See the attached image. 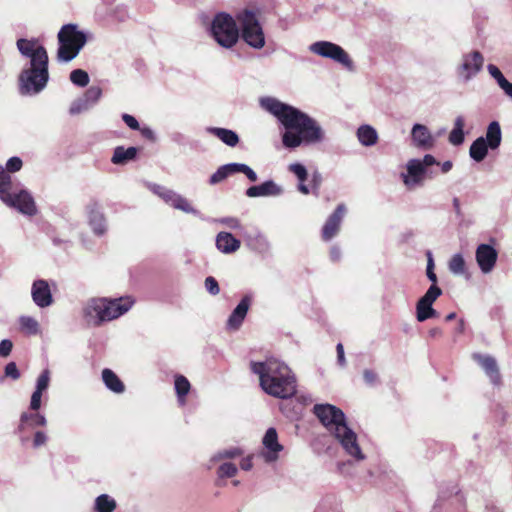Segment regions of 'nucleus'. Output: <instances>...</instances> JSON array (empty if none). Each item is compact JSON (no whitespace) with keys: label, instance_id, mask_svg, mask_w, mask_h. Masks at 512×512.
<instances>
[{"label":"nucleus","instance_id":"1","mask_svg":"<svg viewBox=\"0 0 512 512\" xmlns=\"http://www.w3.org/2000/svg\"><path fill=\"white\" fill-rule=\"evenodd\" d=\"M261 104L285 127L282 143L286 148L294 149L302 143H316L323 139L321 127L299 109L270 97L262 99Z\"/></svg>","mask_w":512,"mask_h":512},{"label":"nucleus","instance_id":"2","mask_svg":"<svg viewBox=\"0 0 512 512\" xmlns=\"http://www.w3.org/2000/svg\"><path fill=\"white\" fill-rule=\"evenodd\" d=\"M251 371L259 376L261 388L276 398L288 399L297 392L296 378L283 362L270 358L250 364Z\"/></svg>","mask_w":512,"mask_h":512},{"label":"nucleus","instance_id":"3","mask_svg":"<svg viewBox=\"0 0 512 512\" xmlns=\"http://www.w3.org/2000/svg\"><path fill=\"white\" fill-rule=\"evenodd\" d=\"M313 413L321 424L339 440L345 451L358 460L364 455L357 443L356 434L347 426L343 411L331 404H316Z\"/></svg>","mask_w":512,"mask_h":512},{"label":"nucleus","instance_id":"4","mask_svg":"<svg viewBox=\"0 0 512 512\" xmlns=\"http://www.w3.org/2000/svg\"><path fill=\"white\" fill-rule=\"evenodd\" d=\"M58 41V60L69 62L79 54L86 44L87 37L84 32L77 29V25L66 24L62 26L58 33Z\"/></svg>","mask_w":512,"mask_h":512},{"label":"nucleus","instance_id":"5","mask_svg":"<svg viewBox=\"0 0 512 512\" xmlns=\"http://www.w3.org/2000/svg\"><path fill=\"white\" fill-rule=\"evenodd\" d=\"M211 35L221 47L232 48L239 40L240 30L230 14L220 12L212 20Z\"/></svg>","mask_w":512,"mask_h":512},{"label":"nucleus","instance_id":"6","mask_svg":"<svg viewBox=\"0 0 512 512\" xmlns=\"http://www.w3.org/2000/svg\"><path fill=\"white\" fill-rule=\"evenodd\" d=\"M241 28V37L250 47L261 49L265 46V35L259 22L258 14L250 9H244L237 15Z\"/></svg>","mask_w":512,"mask_h":512},{"label":"nucleus","instance_id":"7","mask_svg":"<svg viewBox=\"0 0 512 512\" xmlns=\"http://www.w3.org/2000/svg\"><path fill=\"white\" fill-rule=\"evenodd\" d=\"M134 304V300L129 297H119L115 299L99 298L92 302L90 309L95 313L99 322L111 321L126 313Z\"/></svg>","mask_w":512,"mask_h":512},{"label":"nucleus","instance_id":"8","mask_svg":"<svg viewBox=\"0 0 512 512\" xmlns=\"http://www.w3.org/2000/svg\"><path fill=\"white\" fill-rule=\"evenodd\" d=\"M48 79V61L34 66L30 64V68L24 69L19 76V91L22 95L37 94L45 88Z\"/></svg>","mask_w":512,"mask_h":512},{"label":"nucleus","instance_id":"9","mask_svg":"<svg viewBox=\"0 0 512 512\" xmlns=\"http://www.w3.org/2000/svg\"><path fill=\"white\" fill-rule=\"evenodd\" d=\"M310 50L317 55L332 59L348 69H352L353 67V61L349 57L348 53L341 46L335 43L318 41L310 46Z\"/></svg>","mask_w":512,"mask_h":512},{"label":"nucleus","instance_id":"10","mask_svg":"<svg viewBox=\"0 0 512 512\" xmlns=\"http://www.w3.org/2000/svg\"><path fill=\"white\" fill-rule=\"evenodd\" d=\"M2 201L9 207L16 208L19 212L32 216L37 212L36 205L31 194L26 190L17 191L13 188L9 194L3 193Z\"/></svg>","mask_w":512,"mask_h":512},{"label":"nucleus","instance_id":"11","mask_svg":"<svg viewBox=\"0 0 512 512\" xmlns=\"http://www.w3.org/2000/svg\"><path fill=\"white\" fill-rule=\"evenodd\" d=\"M17 48L23 56L30 58V64L34 66L36 63L44 64L48 61L46 49L38 44L37 40L21 38L17 40Z\"/></svg>","mask_w":512,"mask_h":512},{"label":"nucleus","instance_id":"12","mask_svg":"<svg viewBox=\"0 0 512 512\" xmlns=\"http://www.w3.org/2000/svg\"><path fill=\"white\" fill-rule=\"evenodd\" d=\"M345 214L346 206L344 204H339L334 212L327 218L322 227L321 237L323 241H330L338 234Z\"/></svg>","mask_w":512,"mask_h":512},{"label":"nucleus","instance_id":"13","mask_svg":"<svg viewBox=\"0 0 512 512\" xmlns=\"http://www.w3.org/2000/svg\"><path fill=\"white\" fill-rule=\"evenodd\" d=\"M31 295L34 303L40 308L48 307L53 303L50 286L46 280H35L32 284Z\"/></svg>","mask_w":512,"mask_h":512},{"label":"nucleus","instance_id":"14","mask_svg":"<svg viewBox=\"0 0 512 512\" xmlns=\"http://www.w3.org/2000/svg\"><path fill=\"white\" fill-rule=\"evenodd\" d=\"M472 358L482 367L485 374L489 377L490 381L494 385L501 384L502 378L495 358L490 355H482L479 353H474Z\"/></svg>","mask_w":512,"mask_h":512},{"label":"nucleus","instance_id":"15","mask_svg":"<svg viewBox=\"0 0 512 512\" xmlns=\"http://www.w3.org/2000/svg\"><path fill=\"white\" fill-rule=\"evenodd\" d=\"M497 251L488 244H480L476 250V261L482 272H490L497 261Z\"/></svg>","mask_w":512,"mask_h":512},{"label":"nucleus","instance_id":"16","mask_svg":"<svg viewBox=\"0 0 512 512\" xmlns=\"http://www.w3.org/2000/svg\"><path fill=\"white\" fill-rule=\"evenodd\" d=\"M251 304V297L246 295L244 296L239 304L236 306V308L232 311L231 315L228 318L227 321V327L232 330H237L242 325L248 309Z\"/></svg>","mask_w":512,"mask_h":512},{"label":"nucleus","instance_id":"17","mask_svg":"<svg viewBox=\"0 0 512 512\" xmlns=\"http://www.w3.org/2000/svg\"><path fill=\"white\" fill-rule=\"evenodd\" d=\"M263 445L267 449V453H265V459L268 462H272L277 460L278 453L283 449V446L278 442V435L275 428H269L264 437H263Z\"/></svg>","mask_w":512,"mask_h":512},{"label":"nucleus","instance_id":"18","mask_svg":"<svg viewBox=\"0 0 512 512\" xmlns=\"http://www.w3.org/2000/svg\"><path fill=\"white\" fill-rule=\"evenodd\" d=\"M484 58L478 51H474L463 57V64L461 65L462 72H465V77L469 79L472 75L478 73L483 66Z\"/></svg>","mask_w":512,"mask_h":512},{"label":"nucleus","instance_id":"19","mask_svg":"<svg viewBox=\"0 0 512 512\" xmlns=\"http://www.w3.org/2000/svg\"><path fill=\"white\" fill-rule=\"evenodd\" d=\"M282 192V189L272 180L263 182L260 185L251 186L246 190L248 197L276 196Z\"/></svg>","mask_w":512,"mask_h":512},{"label":"nucleus","instance_id":"20","mask_svg":"<svg viewBox=\"0 0 512 512\" xmlns=\"http://www.w3.org/2000/svg\"><path fill=\"white\" fill-rule=\"evenodd\" d=\"M411 136L417 147L430 149L433 146V137L427 127L422 124H415L413 126Z\"/></svg>","mask_w":512,"mask_h":512},{"label":"nucleus","instance_id":"21","mask_svg":"<svg viewBox=\"0 0 512 512\" xmlns=\"http://www.w3.org/2000/svg\"><path fill=\"white\" fill-rule=\"evenodd\" d=\"M240 245L241 242L229 232H220L216 237L217 248L225 254L237 251Z\"/></svg>","mask_w":512,"mask_h":512},{"label":"nucleus","instance_id":"22","mask_svg":"<svg viewBox=\"0 0 512 512\" xmlns=\"http://www.w3.org/2000/svg\"><path fill=\"white\" fill-rule=\"evenodd\" d=\"M408 176L404 175V183L410 185V183L418 184L422 181V177L426 171L423 163L420 160L412 159L407 164Z\"/></svg>","mask_w":512,"mask_h":512},{"label":"nucleus","instance_id":"23","mask_svg":"<svg viewBox=\"0 0 512 512\" xmlns=\"http://www.w3.org/2000/svg\"><path fill=\"white\" fill-rule=\"evenodd\" d=\"M138 149L136 147L124 148L123 146H117L114 149L111 162L115 165H124L129 161H132L137 156Z\"/></svg>","mask_w":512,"mask_h":512},{"label":"nucleus","instance_id":"24","mask_svg":"<svg viewBox=\"0 0 512 512\" xmlns=\"http://www.w3.org/2000/svg\"><path fill=\"white\" fill-rule=\"evenodd\" d=\"M102 379L106 387L114 393H123L125 390L124 383L111 369L105 368L102 371Z\"/></svg>","mask_w":512,"mask_h":512},{"label":"nucleus","instance_id":"25","mask_svg":"<svg viewBox=\"0 0 512 512\" xmlns=\"http://www.w3.org/2000/svg\"><path fill=\"white\" fill-rule=\"evenodd\" d=\"M486 143L489 145V148L494 150L497 149L502 140V133L500 124L497 121H492L486 131Z\"/></svg>","mask_w":512,"mask_h":512},{"label":"nucleus","instance_id":"26","mask_svg":"<svg viewBox=\"0 0 512 512\" xmlns=\"http://www.w3.org/2000/svg\"><path fill=\"white\" fill-rule=\"evenodd\" d=\"M208 132L219 138L223 143L230 147H235L239 143L238 135L229 129L211 127L208 128Z\"/></svg>","mask_w":512,"mask_h":512},{"label":"nucleus","instance_id":"27","mask_svg":"<svg viewBox=\"0 0 512 512\" xmlns=\"http://www.w3.org/2000/svg\"><path fill=\"white\" fill-rule=\"evenodd\" d=\"M36 427V426H45L46 418L40 413H27L23 412L20 417V424L18 426V430L22 432L26 426Z\"/></svg>","mask_w":512,"mask_h":512},{"label":"nucleus","instance_id":"28","mask_svg":"<svg viewBox=\"0 0 512 512\" xmlns=\"http://www.w3.org/2000/svg\"><path fill=\"white\" fill-rule=\"evenodd\" d=\"M116 508V500L108 494H101L94 501V512H114Z\"/></svg>","mask_w":512,"mask_h":512},{"label":"nucleus","instance_id":"29","mask_svg":"<svg viewBox=\"0 0 512 512\" xmlns=\"http://www.w3.org/2000/svg\"><path fill=\"white\" fill-rule=\"evenodd\" d=\"M488 148L489 145L486 143L485 138L479 137L470 146V157L477 162H481L487 156Z\"/></svg>","mask_w":512,"mask_h":512},{"label":"nucleus","instance_id":"30","mask_svg":"<svg viewBox=\"0 0 512 512\" xmlns=\"http://www.w3.org/2000/svg\"><path fill=\"white\" fill-rule=\"evenodd\" d=\"M357 137L364 146H372L377 143L378 135L376 130L369 125H362L357 130Z\"/></svg>","mask_w":512,"mask_h":512},{"label":"nucleus","instance_id":"31","mask_svg":"<svg viewBox=\"0 0 512 512\" xmlns=\"http://www.w3.org/2000/svg\"><path fill=\"white\" fill-rule=\"evenodd\" d=\"M488 71L490 75L497 81L498 85L504 90V92L512 98V83H510L499 70V68L493 64L488 65Z\"/></svg>","mask_w":512,"mask_h":512},{"label":"nucleus","instance_id":"32","mask_svg":"<svg viewBox=\"0 0 512 512\" xmlns=\"http://www.w3.org/2000/svg\"><path fill=\"white\" fill-rule=\"evenodd\" d=\"M234 173H236V163L225 164L220 166L217 171L211 175L209 183L211 185L218 184Z\"/></svg>","mask_w":512,"mask_h":512},{"label":"nucleus","instance_id":"33","mask_svg":"<svg viewBox=\"0 0 512 512\" xmlns=\"http://www.w3.org/2000/svg\"><path fill=\"white\" fill-rule=\"evenodd\" d=\"M464 125V119L461 116L457 117L454 122V128L449 134V142L452 145L458 146L464 142Z\"/></svg>","mask_w":512,"mask_h":512},{"label":"nucleus","instance_id":"34","mask_svg":"<svg viewBox=\"0 0 512 512\" xmlns=\"http://www.w3.org/2000/svg\"><path fill=\"white\" fill-rule=\"evenodd\" d=\"M175 391L178 397L179 402L182 404L185 403V397L190 391L191 385L188 379L183 375H177L175 377Z\"/></svg>","mask_w":512,"mask_h":512},{"label":"nucleus","instance_id":"35","mask_svg":"<svg viewBox=\"0 0 512 512\" xmlns=\"http://www.w3.org/2000/svg\"><path fill=\"white\" fill-rule=\"evenodd\" d=\"M437 316V311L432 307L431 304H427L418 301L416 304V318L419 322H424L427 319L434 318Z\"/></svg>","mask_w":512,"mask_h":512},{"label":"nucleus","instance_id":"36","mask_svg":"<svg viewBox=\"0 0 512 512\" xmlns=\"http://www.w3.org/2000/svg\"><path fill=\"white\" fill-rule=\"evenodd\" d=\"M14 184L11 175L0 165V191L9 194L13 191ZM3 194L0 192V199L2 200Z\"/></svg>","mask_w":512,"mask_h":512},{"label":"nucleus","instance_id":"37","mask_svg":"<svg viewBox=\"0 0 512 512\" xmlns=\"http://www.w3.org/2000/svg\"><path fill=\"white\" fill-rule=\"evenodd\" d=\"M21 330L29 335H36L39 331L38 322L29 316H23L20 318Z\"/></svg>","mask_w":512,"mask_h":512},{"label":"nucleus","instance_id":"38","mask_svg":"<svg viewBox=\"0 0 512 512\" xmlns=\"http://www.w3.org/2000/svg\"><path fill=\"white\" fill-rule=\"evenodd\" d=\"M169 204L172 207L179 209L185 213H195V210L193 209L190 202L186 198L182 197L177 193Z\"/></svg>","mask_w":512,"mask_h":512},{"label":"nucleus","instance_id":"39","mask_svg":"<svg viewBox=\"0 0 512 512\" xmlns=\"http://www.w3.org/2000/svg\"><path fill=\"white\" fill-rule=\"evenodd\" d=\"M70 80L77 86L85 87L89 83V75L82 69H75L70 73Z\"/></svg>","mask_w":512,"mask_h":512},{"label":"nucleus","instance_id":"40","mask_svg":"<svg viewBox=\"0 0 512 512\" xmlns=\"http://www.w3.org/2000/svg\"><path fill=\"white\" fill-rule=\"evenodd\" d=\"M465 266V260L461 254L453 255L449 261V270L454 274H463Z\"/></svg>","mask_w":512,"mask_h":512},{"label":"nucleus","instance_id":"41","mask_svg":"<svg viewBox=\"0 0 512 512\" xmlns=\"http://www.w3.org/2000/svg\"><path fill=\"white\" fill-rule=\"evenodd\" d=\"M441 294L442 290L436 284H432L418 301L433 305Z\"/></svg>","mask_w":512,"mask_h":512},{"label":"nucleus","instance_id":"42","mask_svg":"<svg viewBox=\"0 0 512 512\" xmlns=\"http://www.w3.org/2000/svg\"><path fill=\"white\" fill-rule=\"evenodd\" d=\"M237 467L235 464L225 462L221 464L217 469V475L219 478H231L237 474Z\"/></svg>","mask_w":512,"mask_h":512},{"label":"nucleus","instance_id":"43","mask_svg":"<svg viewBox=\"0 0 512 512\" xmlns=\"http://www.w3.org/2000/svg\"><path fill=\"white\" fill-rule=\"evenodd\" d=\"M90 224L93 225V229L97 234H103L105 231L103 216L94 214V211L90 212Z\"/></svg>","mask_w":512,"mask_h":512},{"label":"nucleus","instance_id":"44","mask_svg":"<svg viewBox=\"0 0 512 512\" xmlns=\"http://www.w3.org/2000/svg\"><path fill=\"white\" fill-rule=\"evenodd\" d=\"M289 171L294 173L300 182H305L308 178L307 170L302 164H291L289 166Z\"/></svg>","mask_w":512,"mask_h":512},{"label":"nucleus","instance_id":"45","mask_svg":"<svg viewBox=\"0 0 512 512\" xmlns=\"http://www.w3.org/2000/svg\"><path fill=\"white\" fill-rule=\"evenodd\" d=\"M50 372L48 369L42 371L37 379L36 390L43 392L49 386Z\"/></svg>","mask_w":512,"mask_h":512},{"label":"nucleus","instance_id":"46","mask_svg":"<svg viewBox=\"0 0 512 512\" xmlns=\"http://www.w3.org/2000/svg\"><path fill=\"white\" fill-rule=\"evenodd\" d=\"M236 173H243L251 181H257L256 173L246 164L236 163Z\"/></svg>","mask_w":512,"mask_h":512},{"label":"nucleus","instance_id":"47","mask_svg":"<svg viewBox=\"0 0 512 512\" xmlns=\"http://www.w3.org/2000/svg\"><path fill=\"white\" fill-rule=\"evenodd\" d=\"M205 288L211 295H214V296L218 295L220 292L219 284H218L217 280L212 276H208L205 279Z\"/></svg>","mask_w":512,"mask_h":512},{"label":"nucleus","instance_id":"48","mask_svg":"<svg viewBox=\"0 0 512 512\" xmlns=\"http://www.w3.org/2000/svg\"><path fill=\"white\" fill-rule=\"evenodd\" d=\"M22 160L19 157H11L6 163V171L10 173H14L19 171L22 168Z\"/></svg>","mask_w":512,"mask_h":512},{"label":"nucleus","instance_id":"49","mask_svg":"<svg viewBox=\"0 0 512 512\" xmlns=\"http://www.w3.org/2000/svg\"><path fill=\"white\" fill-rule=\"evenodd\" d=\"M242 454H243V451L240 448H231V449H226V450L220 451L218 453V458L219 459H233V458L241 456Z\"/></svg>","mask_w":512,"mask_h":512},{"label":"nucleus","instance_id":"50","mask_svg":"<svg viewBox=\"0 0 512 512\" xmlns=\"http://www.w3.org/2000/svg\"><path fill=\"white\" fill-rule=\"evenodd\" d=\"M5 376L13 380H18L20 378L21 375L15 362H9L5 366Z\"/></svg>","mask_w":512,"mask_h":512},{"label":"nucleus","instance_id":"51","mask_svg":"<svg viewBox=\"0 0 512 512\" xmlns=\"http://www.w3.org/2000/svg\"><path fill=\"white\" fill-rule=\"evenodd\" d=\"M41 391L35 390L31 396V402H30V409L33 411H38V409L41 406V398H42Z\"/></svg>","mask_w":512,"mask_h":512},{"label":"nucleus","instance_id":"52","mask_svg":"<svg viewBox=\"0 0 512 512\" xmlns=\"http://www.w3.org/2000/svg\"><path fill=\"white\" fill-rule=\"evenodd\" d=\"M13 348V343L8 340L4 339L0 342V356L1 357H7L10 355Z\"/></svg>","mask_w":512,"mask_h":512},{"label":"nucleus","instance_id":"53","mask_svg":"<svg viewBox=\"0 0 512 512\" xmlns=\"http://www.w3.org/2000/svg\"><path fill=\"white\" fill-rule=\"evenodd\" d=\"M122 120L132 130H139L140 129L139 123H138L137 119L134 116L125 113V114L122 115Z\"/></svg>","mask_w":512,"mask_h":512},{"label":"nucleus","instance_id":"54","mask_svg":"<svg viewBox=\"0 0 512 512\" xmlns=\"http://www.w3.org/2000/svg\"><path fill=\"white\" fill-rule=\"evenodd\" d=\"M426 274H427L428 279L430 281H432L433 284H436L437 276H436V274L434 272V262H433V259H432L430 254H429V258H428Z\"/></svg>","mask_w":512,"mask_h":512},{"label":"nucleus","instance_id":"55","mask_svg":"<svg viewBox=\"0 0 512 512\" xmlns=\"http://www.w3.org/2000/svg\"><path fill=\"white\" fill-rule=\"evenodd\" d=\"M47 441V436L44 432L42 431H37L35 434H34V438H33V447L34 448H38L42 445H44Z\"/></svg>","mask_w":512,"mask_h":512},{"label":"nucleus","instance_id":"56","mask_svg":"<svg viewBox=\"0 0 512 512\" xmlns=\"http://www.w3.org/2000/svg\"><path fill=\"white\" fill-rule=\"evenodd\" d=\"M322 183V176L319 172H314L311 178L312 189L317 191Z\"/></svg>","mask_w":512,"mask_h":512},{"label":"nucleus","instance_id":"57","mask_svg":"<svg viewBox=\"0 0 512 512\" xmlns=\"http://www.w3.org/2000/svg\"><path fill=\"white\" fill-rule=\"evenodd\" d=\"M363 377H364V380L368 383V384H373L375 383V381L377 380V375L374 371L372 370H369V369H366L364 372H363Z\"/></svg>","mask_w":512,"mask_h":512},{"label":"nucleus","instance_id":"58","mask_svg":"<svg viewBox=\"0 0 512 512\" xmlns=\"http://www.w3.org/2000/svg\"><path fill=\"white\" fill-rule=\"evenodd\" d=\"M336 351H337V360H338V363L341 365V366H344L346 361H345V356H344V348H343V345L341 343H338L337 346H336Z\"/></svg>","mask_w":512,"mask_h":512},{"label":"nucleus","instance_id":"59","mask_svg":"<svg viewBox=\"0 0 512 512\" xmlns=\"http://www.w3.org/2000/svg\"><path fill=\"white\" fill-rule=\"evenodd\" d=\"M175 195L176 193L174 191L168 189H164L162 192L159 193V196L167 203H170Z\"/></svg>","mask_w":512,"mask_h":512},{"label":"nucleus","instance_id":"60","mask_svg":"<svg viewBox=\"0 0 512 512\" xmlns=\"http://www.w3.org/2000/svg\"><path fill=\"white\" fill-rule=\"evenodd\" d=\"M240 467H241V469H243L245 471L251 470L253 467L252 456H247V457L243 458L240 462Z\"/></svg>","mask_w":512,"mask_h":512},{"label":"nucleus","instance_id":"61","mask_svg":"<svg viewBox=\"0 0 512 512\" xmlns=\"http://www.w3.org/2000/svg\"><path fill=\"white\" fill-rule=\"evenodd\" d=\"M421 163H423L425 169H426V167L432 166L434 164L440 165V163H438L436 161L434 156H432L430 154L425 155L423 160L421 161Z\"/></svg>","mask_w":512,"mask_h":512},{"label":"nucleus","instance_id":"62","mask_svg":"<svg viewBox=\"0 0 512 512\" xmlns=\"http://www.w3.org/2000/svg\"><path fill=\"white\" fill-rule=\"evenodd\" d=\"M329 255H330V259L333 262L338 261L340 259V257H341L340 249L338 247H336V246L331 247Z\"/></svg>","mask_w":512,"mask_h":512},{"label":"nucleus","instance_id":"63","mask_svg":"<svg viewBox=\"0 0 512 512\" xmlns=\"http://www.w3.org/2000/svg\"><path fill=\"white\" fill-rule=\"evenodd\" d=\"M141 131V134L143 137L149 139V140H153L154 139V133L153 131L150 129V128H147V127H144L142 129H140Z\"/></svg>","mask_w":512,"mask_h":512},{"label":"nucleus","instance_id":"64","mask_svg":"<svg viewBox=\"0 0 512 512\" xmlns=\"http://www.w3.org/2000/svg\"><path fill=\"white\" fill-rule=\"evenodd\" d=\"M453 167V163L451 161H445L441 164V171L443 173H447L449 172Z\"/></svg>","mask_w":512,"mask_h":512}]
</instances>
